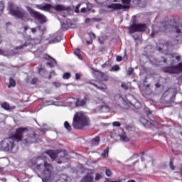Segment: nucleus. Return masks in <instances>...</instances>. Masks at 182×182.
I'll list each match as a JSON object with an SVG mask.
<instances>
[{
    "instance_id": "nucleus-45",
    "label": "nucleus",
    "mask_w": 182,
    "mask_h": 182,
    "mask_svg": "<svg viewBox=\"0 0 182 182\" xmlns=\"http://www.w3.org/2000/svg\"><path fill=\"white\" fill-rule=\"evenodd\" d=\"M36 82H38V78H33L31 80V85H35V83H36Z\"/></svg>"
},
{
    "instance_id": "nucleus-18",
    "label": "nucleus",
    "mask_w": 182,
    "mask_h": 182,
    "mask_svg": "<svg viewBox=\"0 0 182 182\" xmlns=\"http://www.w3.org/2000/svg\"><path fill=\"white\" fill-rule=\"evenodd\" d=\"M81 182H94L93 176L92 174H87L82 178Z\"/></svg>"
},
{
    "instance_id": "nucleus-51",
    "label": "nucleus",
    "mask_w": 182,
    "mask_h": 182,
    "mask_svg": "<svg viewBox=\"0 0 182 182\" xmlns=\"http://www.w3.org/2000/svg\"><path fill=\"white\" fill-rule=\"evenodd\" d=\"M31 31L32 33H36V32L38 31V29H36L35 28H31Z\"/></svg>"
},
{
    "instance_id": "nucleus-25",
    "label": "nucleus",
    "mask_w": 182,
    "mask_h": 182,
    "mask_svg": "<svg viewBox=\"0 0 182 182\" xmlns=\"http://www.w3.org/2000/svg\"><path fill=\"white\" fill-rule=\"evenodd\" d=\"M129 104L132 105V106H133L134 107H135V109H140L141 107L140 102H136V100H134V101H129Z\"/></svg>"
},
{
    "instance_id": "nucleus-36",
    "label": "nucleus",
    "mask_w": 182,
    "mask_h": 182,
    "mask_svg": "<svg viewBox=\"0 0 182 182\" xmlns=\"http://www.w3.org/2000/svg\"><path fill=\"white\" fill-rule=\"evenodd\" d=\"M112 126H113L114 127H120L121 124H120V122H114L112 123Z\"/></svg>"
},
{
    "instance_id": "nucleus-54",
    "label": "nucleus",
    "mask_w": 182,
    "mask_h": 182,
    "mask_svg": "<svg viewBox=\"0 0 182 182\" xmlns=\"http://www.w3.org/2000/svg\"><path fill=\"white\" fill-rule=\"evenodd\" d=\"M146 114H147L148 117H150V116H151V112L150 111H147Z\"/></svg>"
},
{
    "instance_id": "nucleus-8",
    "label": "nucleus",
    "mask_w": 182,
    "mask_h": 182,
    "mask_svg": "<svg viewBox=\"0 0 182 182\" xmlns=\"http://www.w3.org/2000/svg\"><path fill=\"white\" fill-rule=\"evenodd\" d=\"M26 46H28V43H25L22 46L16 47L14 50L11 51L4 50L0 48V55H2V56H15V55L19 53V50H22V49L26 48Z\"/></svg>"
},
{
    "instance_id": "nucleus-53",
    "label": "nucleus",
    "mask_w": 182,
    "mask_h": 182,
    "mask_svg": "<svg viewBox=\"0 0 182 182\" xmlns=\"http://www.w3.org/2000/svg\"><path fill=\"white\" fill-rule=\"evenodd\" d=\"M91 21H92V19H90V18H86L85 23H89V22H90Z\"/></svg>"
},
{
    "instance_id": "nucleus-34",
    "label": "nucleus",
    "mask_w": 182,
    "mask_h": 182,
    "mask_svg": "<svg viewBox=\"0 0 182 182\" xmlns=\"http://www.w3.org/2000/svg\"><path fill=\"white\" fill-rule=\"evenodd\" d=\"M98 42L101 44L103 45L104 42H105V37L104 36H101L98 38Z\"/></svg>"
},
{
    "instance_id": "nucleus-15",
    "label": "nucleus",
    "mask_w": 182,
    "mask_h": 182,
    "mask_svg": "<svg viewBox=\"0 0 182 182\" xmlns=\"http://www.w3.org/2000/svg\"><path fill=\"white\" fill-rule=\"evenodd\" d=\"M53 9H54L55 11H70V7H69V6H63V5L58 4V5L54 6H53Z\"/></svg>"
},
{
    "instance_id": "nucleus-41",
    "label": "nucleus",
    "mask_w": 182,
    "mask_h": 182,
    "mask_svg": "<svg viewBox=\"0 0 182 182\" xmlns=\"http://www.w3.org/2000/svg\"><path fill=\"white\" fill-rule=\"evenodd\" d=\"M133 70H134L133 68H129L127 70V75H132V73H133Z\"/></svg>"
},
{
    "instance_id": "nucleus-24",
    "label": "nucleus",
    "mask_w": 182,
    "mask_h": 182,
    "mask_svg": "<svg viewBox=\"0 0 182 182\" xmlns=\"http://www.w3.org/2000/svg\"><path fill=\"white\" fill-rule=\"evenodd\" d=\"M58 182H69V177L65 174H63L60 176V180Z\"/></svg>"
},
{
    "instance_id": "nucleus-46",
    "label": "nucleus",
    "mask_w": 182,
    "mask_h": 182,
    "mask_svg": "<svg viewBox=\"0 0 182 182\" xmlns=\"http://www.w3.org/2000/svg\"><path fill=\"white\" fill-rule=\"evenodd\" d=\"M58 42H59V41L56 38H54L50 41V43H58Z\"/></svg>"
},
{
    "instance_id": "nucleus-23",
    "label": "nucleus",
    "mask_w": 182,
    "mask_h": 182,
    "mask_svg": "<svg viewBox=\"0 0 182 182\" xmlns=\"http://www.w3.org/2000/svg\"><path fill=\"white\" fill-rule=\"evenodd\" d=\"M100 142V137L95 136L92 140L91 141L92 146H98L99 143Z\"/></svg>"
},
{
    "instance_id": "nucleus-1",
    "label": "nucleus",
    "mask_w": 182,
    "mask_h": 182,
    "mask_svg": "<svg viewBox=\"0 0 182 182\" xmlns=\"http://www.w3.org/2000/svg\"><path fill=\"white\" fill-rule=\"evenodd\" d=\"M28 130L27 128H18L14 135L5 138L0 142L1 151L7 153H16L18 151L17 143H19L23 137V134Z\"/></svg>"
},
{
    "instance_id": "nucleus-13",
    "label": "nucleus",
    "mask_w": 182,
    "mask_h": 182,
    "mask_svg": "<svg viewBox=\"0 0 182 182\" xmlns=\"http://www.w3.org/2000/svg\"><path fill=\"white\" fill-rule=\"evenodd\" d=\"M119 137L120 138V141H124V143L130 141V138L128 137L127 134L124 132H121Z\"/></svg>"
},
{
    "instance_id": "nucleus-28",
    "label": "nucleus",
    "mask_w": 182,
    "mask_h": 182,
    "mask_svg": "<svg viewBox=\"0 0 182 182\" xmlns=\"http://www.w3.org/2000/svg\"><path fill=\"white\" fill-rule=\"evenodd\" d=\"M15 86H16V82L15 81V80L10 78L9 87H15Z\"/></svg>"
},
{
    "instance_id": "nucleus-58",
    "label": "nucleus",
    "mask_w": 182,
    "mask_h": 182,
    "mask_svg": "<svg viewBox=\"0 0 182 182\" xmlns=\"http://www.w3.org/2000/svg\"><path fill=\"white\" fill-rule=\"evenodd\" d=\"M141 161H144V157L141 156Z\"/></svg>"
},
{
    "instance_id": "nucleus-3",
    "label": "nucleus",
    "mask_w": 182,
    "mask_h": 182,
    "mask_svg": "<svg viewBox=\"0 0 182 182\" xmlns=\"http://www.w3.org/2000/svg\"><path fill=\"white\" fill-rule=\"evenodd\" d=\"M181 26L175 23V25L173 26H171V25L166 26L164 23H159L157 24V26H155L153 28V32L151 33V36L153 38L154 36L155 33H159V32H164V31L167 29H171V33L173 36H175V38H178L180 36V34L181 33Z\"/></svg>"
},
{
    "instance_id": "nucleus-20",
    "label": "nucleus",
    "mask_w": 182,
    "mask_h": 182,
    "mask_svg": "<svg viewBox=\"0 0 182 182\" xmlns=\"http://www.w3.org/2000/svg\"><path fill=\"white\" fill-rule=\"evenodd\" d=\"M98 77L100 79V80H102V82H107L109 80V77H107V75L103 73H100Z\"/></svg>"
},
{
    "instance_id": "nucleus-64",
    "label": "nucleus",
    "mask_w": 182,
    "mask_h": 182,
    "mask_svg": "<svg viewBox=\"0 0 182 182\" xmlns=\"http://www.w3.org/2000/svg\"><path fill=\"white\" fill-rule=\"evenodd\" d=\"M58 164H62V161H58Z\"/></svg>"
},
{
    "instance_id": "nucleus-7",
    "label": "nucleus",
    "mask_w": 182,
    "mask_h": 182,
    "mask_svg": "<svg viewBox=\"0 0 182 182\" xmlns=\"http://www.w3.org/2000/svg\"><path fill=\"white\" fill-rule=\"evenodd\" d=\"M176 95H177V91L173 88L165 91L161 98L163 103H171V102H174Z\"/></svg>"
},
{
    "instance_id": "nucleus-30",
    "label": "nucleus",
    "mask_w": 182,
    "mask_h": 182,
    "mask_svg": "<svg viewBox=\"0 0 182 182\" xmlns=\"http://www.w3.org/2000/svg\"><path fill=\"white\" fill-rule=\"evenodd\" d=\"M64 127L67 130H68V132H70V130H72V127L70 126V124H69V122H64Z\"/></svg>"
},
{
    "instance_id": "nucleus-5",
    "label": "nucleus",
    "mask_w": 182,
    "mask_h": 182,
    "mask_svg": "<svg viewBox=\"0 0 182 182\" xmlns=\"http://www.w3.org/2000/svg\"><path fill=\"white\" fill-rule=\"evenodd\" d=\"M9 10L10 11L11 15L15 16V18H17L18 19H22L26 21H29L30 19L29 14L26 13V11H24L22 8H20L14 4H9Z\"/></svg>"
},
{
    "instance_id": "nucleus-29",
    "label": "nucleus",
    "mask_w": 182,
    "mask_h": 182,
    "mask_svg": "<svg viewBox=\"0 0 182 182\" xmlns=\"http://www.w3.org/2000/svg\"><path fill=\"white\" fill-rule=\"evenodd\" d=\"M109 156V148H107L104 150V151L102 154V157H107Z\"/></svg>"
},
{
    "instance_id": "nucleus-12",
    "label": "nucleus",
    "mask_w": 182,
    "mask_h": 182,
    "mask_svg": "<svg viewBox=\"0 0 182 182\" xmlns=\"http://www.w3.org/2000/svg\"><path fill=\"white\" fill-rule=\"evenodd\" d=\"M23 143L26 145L36 143V134H35V133L31 134L26 139H24Z\"/></svg>"
},
{
    "instance_id": "nucleus-42",
    "label": "nucleus",
    "mask_w": 182,
    "mask_h": 182,
    "mask_svg": "<svg viewBox=\"0 0 182 182\" xmlns=\"http://www.w3.org/2000/svg\"><path fill=\"white\" fill-rule=\"evenodd\" d=\"M90 36L91 39H96V34H95L94 33H90Z\"/></svg>"
},
{
    "instance_id": "nucleus-6",
    "label": "nucleus",
    "mask_w": 182,
    "mask_h": 182,
    "mask_svg": "<svg viewBox=\"0 0 182 182\" xmlns=\"http://www.w3.org/2000/svg\"><path fill=\"white\" fill-rule=\"evenodd\" d=\"M89 124V118L83 112H76L73 117V127L74 129H83Z\"/></svg>"
},
{
    "instance_id": "nucleus-62",
    "label": "nucleus",
    "mask_w": 182,
    "mask_h": 182,
    "mask_svg": "<svg viewBox=\"0 0 182 182\" xmlns=\"http://www.w3.org/2000/svg\"><path fill=\"white\" fill-rule=\"evenodd\" d=\"M140 2H141V1H138V2H137L138 5H139V6H140Z\"/></svg>"
},
{
    "instance_id": "nucleus-17",
    "label": "nucleus",
    "mask_w": 182,
    "mask_h": 182,
    "mask_svg": "<svg viewBox=\"0 0 182 182\" xmlns=\"http://www.w3.org/2000/svg\"><path fill=\"white\" fill-rule=\"evenodd\" d=\"M45 58L48 59V60L50 59V62H48L47 65L48 66H50V68H53V66H54V65H56V60L52 58L50 56H49L48 55H45Z\"/></svg>"
},
{
    "instance_id": "nucleus-21",
    "label": "nucleus",
    "mask_w": 182,
    "mask_h": 182,
    "mask_svg": "<svg viewBox=\"0 0 182 182\" xmlns=\"http://www.w3.org/2000/svg\"><path fill=\"white\" fill-rule=\"evenodd\" d=\"M91 85H93V86H95L97 89H100V90H106L107 89V86L105 84H100L99 85L91 82Z\"/></svg>"
},
{
    "instance_id": "nucleus-59",
    "label": "nucleus",
    "mask_w": 182,
    "mask_h": 182,
    "mask_svg": "<svg viewBox=\"0 0 182 182\" xmlns=\"http://www.w3.org/2000/svg\"><path fill=\"white\" fill-rule=\"evenodd\" d=\"M24 31H28V26L24 27Z\"/></svg>"
},
{
    "instance_id": "nucleus-60",
    "label": "nucleus",
    "mask_w": 182,
    "mask_h": 182,
    "mask_svg": "<svg viewBox=\"0 0 182 182\" xmlns=\"http://www.w3.org/2000/svg\"><path fill=\"white\" fill-rule=\"evenodd\" d=\"M63 18H66V17L68 16V15H66V14H63Z\"/></svg>"
},
{
    "instance_id": "nucleus-49",
    "label": "nucleus",
    "mask_w": 182,
    "mask_h": 182,
    "mask_svg": "<svg viewBox=\"0 0 182 182\" xmlns=\"http://www.w3.org/2000/svg\"><path fill=\"white\" fill-rule=\"evenodd\" d=\"M125 129H126L127 130L130 131V130H132V129H133V127H132V125H127V126L125 127Z\"/></svg>"
},
{
    "instance_id": "nucleus-33",
    "label": "nucleus",
    "mask_w": 182,
    "mask_h": 182,
    "mask_svg": "<svg viewBox=\"0 0 182 182\" xmlns=\"http://www.w3.org/2000/svg\"><path fill=\"white\" fill-rule=\"evenodd\" d=\"M70 73H65L63 75V79H70Z\"/></svg>"
},
{
    "instance_id": "nucleus-40",
    "label": "nucleus",
    "mask_w": 182,
    "mask_h": 182,
    "mask_svg": "<svg viewBox=\"0 0 182 182\" xmlns=\"http://www.w3.org/2000/svg\"><path fill=\"white\" fill-rule=\"evenodd\" d=\"M116 60L117 62H122V60H123V58L120 55H117L116 58Z\"/></svg>"
},
{
    "instance_id": "nucleus-10",
    "label": "nucleus",
    "mask_w": 182,
    "mask_h": 182,
    "mask_svg": "<svg viewBox=\"0 0 182 182\" xmlns=\"http://www.w3.org/2000/svg\"><path fill=\"white\" fill-rule=\"evenodd\" d=\"M48 154L50 159L55 160L56 157H59L60 159H61V157H65L68 154H66V151H49Z\"/></svg>"
},
{
    "instance_id": "nucleus-55",
    "label": "nucleus",
    "mask_w": 182,
    "mask_h": 182,
    "mask_svg": "<svg viewBox=\"0 0 182 182\" xmlns=\"http://www.w3.org/2000/svg\"><path fill=\"white\" fill-rule=\"evenodd\" d=\"M81 12H82V14H85V12H86V8H82V9H81Z\"/></svg>"
},
{
    "instance_id": "nucleus-63",
    "label": "nucleus",
    "mask_w": 182,
    "mask_h": 182,
    "mask_svg": "<svg viewBox=\"0 0 182 182\" xmlns=\"http://www.w3.org/2000/svg\"><path fill=\"white\" fill-rule=\"evenodd\" d=\"M179 80H182V75L179 77Z\"/></svg>"
},
{
    "instance_id": "nucleus-50",
    "label": "nucleus",
    "mask_w": 182,
    "mask_h": 182,
    "mask_svg": "<svg viewBox=\"0 0 182 182\" xmlns=\"http://www.w3.org/2000/svg\"><path fill=\"white\" fill-rule=\"evenodd\" d=\"M75 79H77V80H79V79H80V75L79 73L75 74Z\"/></svg>"
},
{
    "instance_id": "nucleus-38",
    "label": "nucleus",
    "mask_w": 182,
    "mask_h": 182,
    "mask_svg": "<svg viewBox=\"0 0 182 182\" xmlns=\"http://www.w3.org/2000/svg\"><path fill=\"white\" fill-rule=\"evenodd\" d=\"M92 22H101L102 18H94L91 19Z\"/></svg>"
},
{
    "instance_id": "nucleus-31",
    "label": "nucleus",
    "mask_w": 182,
    "mask_h": 182,
    "mask_svg": "<svg viewBox=\"0 0 182 182\" xmlns=\"http://www.w3.org/2000/svg\"><path fill=\"white\" fill-rule=\"evenodd\" d=\"M4 9H5V4L4 2L0 1V16L2 15V12H4Z\"/></svg>"
},
{
    "instance_id": "nucleus-44",
    "label": "nucleus",
    "mask_w": 182,
    "mask_h": 182,
    "mask_svg": "<svg viewBox=\"0 0 182 182\" xmlns=\"http://www.w3.org/2000/svg\"><path fill=\"white\" fill-rule=\"evenodd\" d=\"M53 86H55V87H60V82H53Z\"/></svg>"
},
{
    "instance_id": "nucleus-14",
    "label": "nucleus",
    "mask_w": 182,
    "mask_h": 182,
    "mask_svg": "<svg viewBox=\"0 0 182 182\" xmlns=\"http://www.w3.org/2000/svg\"><path fill=\"white\" fill-rule=\"evenodd\" d=\"M36 8H38V9H41V11H49L52 8V6L50 4L44 3L41 5H36Z\"/></svg>"
},
{
    "instance_id": "nucleus-56",
    "label": "nucleus",
    "mask_w": 182,
    "mask_h": 182,
    "mask_svg": "<svg viewBox=\"0 0 182 182\" xmlns=\"http://www.w3.org/2000/svg\"><path fill=\"white\" fill-rule=\"evenodd\" d=\"M77 57L78 58V59H80V60H82V59H83V58H82V55H80V54H78V55H77Z\"/></svg>"
},
{
    "instance_id": "nucleus-35",
    "label": "nucleus",
    "mask_w": 182,
    "mask_h": 182,
    "mask_svg": "<svg viewBox=\"0 0 182 182\" xmlns=\"http://www.w3.org/2000/svg\"><path fill=\"white\" fill-rule=\"evenodd\" d=\"M102 178V174L99 173H97L95 174V180L96 181L100 180Z\"/></svg>"
},
{
    "instance_id": "nucleus-19",
    "label": "nucleus",
    "mask_w": 182,
    "mask_h": 182,
    "mask_svg": "<svg viewBox=\"0 0 182 182\" xmlns=\"http://www.w3.org/2000/svg\"><path fill=\"white\" fill-rule=\"evenodd\" d=\"M97 110L101 112V113H107L109 112V107L106 105H100L97 107Z\"/></svg>"
},
{
    "instance_id": "nucleus-22",
    "label": "nucleus",
    "mask_w": 182,
    "mask_h": 182,
    "mask_svg": "<svg viewBox=\"0 0 182 182\" xmlns=\"http://www.w3.org/2000/svg\"><path fill=\"white\" fill-rule=\"evenodd\" d=\"M170 44L168 43H166L165 44L157 47L156 49L157 50H159V52H161V50H166V49H167V48H168Z\"/></svg>"
},
{
    "instance_id": "nucleus-57",
    "label": "nucleus",
    "mask_w": 182,
    "mask_h": 182,
    "mask_svg": "<svg viewBox=\"0 0 182 182\" xmlns=\"http://www.w3.org/2000/svg\"><path fill=\"white\" fill-rule=\"evenodd\" d=\"M2 171H4V168L0 166V173H2Z\"/></svg>"
},
{
    "instance_id": "nucleus-16",
    "label": "nucleus",
    "mask_w": 182,
    "mask_h": 182,
    "mask_svg": "<svg viewBox=\"0 0 182 182\" xmlns=\"http://www.w3.org/2000/svg\"><path fill=\"white\" fill-rule=\"evenodd\" d=\"M118 103L120 105L121 107L124 109H129L130 107V105H127L124 98H118Z\"/></svg>"
},
{
    "instance_id": "nucleus-43",
    "label": "nucleus",
    "mask_w": 182,
    "mask_h": 182,
    "mask_svg": "<svg viewBox=\"0 0 182 182\" xmlns=\"http://www.w3.org/2000/svg\"><path fill=\"white\" fill-rule=\"evenodd\" d=\"M79 8H80V4H78L75 9V12H76V14H79Z\"/></svg>"
},
{
    "instance_id": "nucleus-48",
    "label": "nucleus",
    "mask_w": 182,
    "mask_h": 182,
    "mask_svg": "<svg viewBox=\"0 0 182 182\" xmlns=\"http://www.w3.org/2000/svg\"><path fill=\"white\" fill-rule=\"evenodd\" d=\"M121 87L124 89V90H127V89H129V87H127V85H126V84H122Z\"/></svg>"
},
{
    "instance_id": "nucleus-37",
    "label": "nucleus",
    "mask_w": 182,
    "mask_h": 182,
    "mask_svg": "<svg viewBox=\"0 0 182 182\" xmlns=\"http://www.w3.org/2000/svg\"><path fill=\"white\" fill-rule=\"evenodd\" d=\"M169 167L171 168V170H175V167L174 165H173V160L171 159L170 162H169Z\"/></svg>"
},
{
    "instance_id": "nucleus-47",
    "label": "nucleus",
    "mask_w": 182,
    "mask_h": 182,
    "mask_svg": "<svg viewBox=\"0 0 182 182\" xmlns=\"http://www.w3.org/2000/svg\"><path fill=\"white\" fill-rule=\"evenodd\" d=\"M80 52V49H76L75 51H74V54L75 56H77L79 55V53Z\"/></svg>"
},
{
    "instance_id": "nucleus-26",
    "label": "nucleus",
    "mask_w": 182,
    "mask_h": 182,
    "mask_svg": "<svg viewBox=\"0 0 182 182\" xmlns=\"http://www.w3.org/2000/svg\"><path fill=\"white\" fill-rule=\"evenodd\" d=\"M86 99L87 97H85L84 100H77L76 102V106H85V105H86Z\"/></svg>"
},
{
    "instance_id": "nucleus-4",
    "label": "nucleus",
    "mask_w": 182,
    "mask_h": 182,
    "mask_svg": "<svg viewBox=\"0 0 182 182\" xmlns=\"http://www.w3.org/2000/svg\"><path fill=\"white\" fill-rule=\"evenodd\" d=\"M112 0H95V2L99 5H102L106 6L107 9H111V11H116L117 9H124L129 8L130 5V0H122L123 5L120 4H110Z\"/></svg>"
},
{
    "instance_id": "nucleus-2",
    "label": "nucleus",
    "mask_w": 182,
    "mask_h": 182,
    "mask_svg": "<svg viewBox=\"0 0 182 182\" xmlns=\"http://www.w3.org/2000/svg\"><path fill=\"white\" fill-rule=\"evenodd\" d=\"M164 55L165 57L162 58L164 63L171 65V66L164 68V72L166 73H171L172 75L181 73L182 62L177 65H174L176 63H178V62H180V55H178L177 53L167 54L166 53H164Z\"/></svg>"
},
{
    "instance_id": "nucleus-39",
    "label": "nucleus",
    "mask_w": 182,
    "mask_h": 182,
    "mask_svg": "<svg viewBox=\"0 0 182 182\" xmlns=\"http://www.w3.org/2000/svg\"><path fill=\"white\" fill-rule=\"evenodd\" d=\"M106 175L108 176V177H110V176H112V171L109 170V169H107L106 171Z\"/></svg>"
},
{
    "instance_id": "nucleus-9",
    "label": "nucleus",
    "mask_w": 182,
    "mask_h": 182,
    "mask_svg": "<svg viewBox=\"0 0 182 182\" xmlns=\"http://www.w3.org/2000/svg\"><path fill=\"white\" fill-rule=\"evenodd\" d=\"M26 9L29 12L30 15H31L33 18H36V19H38L41 23H45V22H46V16H45V15L38 11H35L33 9H32V8L29 7L28 6H26Z\"/></svg>"
},
{
    "instance_id": "nucleus-27",
    "label": "nucleus",
    "mask_w": 182,
    "mask_h": 182,
    "mask_svg": "<svg viewBox=\"0 0 182 182\" xmlns=\"http://www.w3.org/2000/svg\"><path fill=\"white\" fill-rule=\"evenodd\" d=\"M117 70H120V67L119 65H115L109 69L110 72H117Z\"/></svg>"
},
{
    "instance_id": "nucleus-61",
    "label": "nucleus",
    "mask_w": 182,
    "mask_h": 182,
    "mask_svg": "<svg viewBox=\"0 0 182 182\" xmlns=\"http://www.w3.org/2000/svg\"><path fill=\"white\" fill-rule=\"evenodd\" d=\"M37 29H38V31H41V26H38V27H37Z\"/></svg>"
},
{
    "instance_id": "nucleus-11",
    "label": "nucleus",
    "mask_w": 182,
    "mask_h": 182,
    "mask_svg": "<svg viewBox=\"0 0 182 182\" xmlns=\"http://www.w3.org/2000/svg\"><path fill=\"white\" fill-rule=\"evenodd\" d=\"M147 26L146 24H134L130 26V32L133 33L134 32H143L146 31Z\"/></svg>"
},
{
    "instance_id": "nucleus-52",
    "label": "nucleus",
    "mask_w": 182,
    "mask_h": 182,
    "mask_svg": "<svg viewBox=\"0 0 182 182\" xmlns=\"http://www.w3.org/2000/svg\"><path fill=\"white\" fill-rule=\"evenodd\" d=\"M87 45H92V43H93V41H92V40L87 41Z\"/></svg>"
},
{
    "instance_id": "nucleus-32",
    "label": "nucleus",
    "mask_w": 182,
    "mask_h": 182,
    "mask_svg": "<svg viewBox=\"0 0 182 182\" xmlns=\"http://www.w3.org/2000/svg\"><path fill=\"white\" fill-rule=\"evenodd\" d=\"M1 107H3V109H5V110H9L10 109L9 104H8L7 102H4L1 105Z\"/></svg>"
}]
</instances>
